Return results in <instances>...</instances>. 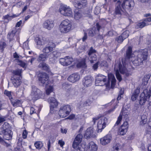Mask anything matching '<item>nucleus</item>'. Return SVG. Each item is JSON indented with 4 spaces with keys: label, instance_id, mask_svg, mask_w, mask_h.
Returning <instances> with one entry per match:
<instances>
[{
    "label": "nucleus",
    "instance_id": "obj_1",
    "mask_svg": "<svg viewBox=\"0 0 151 151\" xmlns=\"http://www.w3.org/2000/svg\"><path fill=\"white\" fill-rule=\"evenodd\" d=\"M132 48L129 47L126 51V57L130 59L134 65H141L143 61L146 60L148 56V50L147 49L140 50L138 52V55L136 58L134 60L133 54H132Z\"/></svg>",
    "mask_w": 151,
    "mask_h": 151
},
{
    "label": "nucleus",
    "instance_id": "obj_2",
    "mask_svg": "<svg viewBox=\"0 0 151 151\" xmlns=\"http://www.w3.org/2000/svg\"><path fill=\"white\" fill-rule=\"evenodd\" d=\"M108 82L106 83V77L102 75L99 74L97 76L95 80V85L96 86H102L106 85L108 87L109 85L110 82H111V87L113 88L116 82V80L114 75L112 73L108 74Z\"/></svg>",
    "mask_w": 151,
    "mask_h": 151
},
{
    "label": "nucleus",
    "instance_id": "obj_3",
    "mask_svg": "<svg viewBox=\"0 0 151 151\" xmlns=\"http://www.w3.org/2000/svg\"><path fill=\"white\" fill-rule=\"evenodd\" d=\"M134 5V2L133 0H125L122 4H121L120 1H118L116 5L115 14L116 15L119 16L122 15L123 12L122 9L121 7L125 10L131 9Z\"/></svg>",
    "mask_w": 151,
    "mask_h": 151
},
{
    "label": "nucleus",
    "instance_id": "obj_4",
    "mask_svg": "<svg viewBox=\"0 0 151 151\" xmlns=\"http://www.w3.org/2000/svg\"><path fill=\"white\" fill-rule=\"evenodd\" d=\"M122 63L123 65V66L120 62L118 63H116L115 65L114 68L116 78L119 81H120L122 80V78L119 73V70L121 73L124 74L127 76H129L130 74V71L126 69L123 62Z\"/></svg>",
    "mask_w": 151,
    "mask_h": 151
},
{
    "label": "nucleus",
    "instance_id": "obj_5",
    "mask_svg": "<svg viewBox=\"0 0 151 151\" xmlns=\"http://www.w3.org/2000/svg\"><path fill=\"white\" fill-rule=\"evenodd\" d=\"M39 80L42 83L43 86L46 87L45 90L47 95H49L53 91V87L50 85L47 86L49 83V77L45 73H40L39 74Z\"/></svg>",
    "mask_w": 151,
    "mask_h": 151
},
{
    "label": "nucleus",
    "instance_id": "obj_6",
    "mask_svg": "<svg viewBox=\"0 0 151 151\" xmlns=\"http://www.w3.org/2000/svg\"><path fill=\"white\" fill-rule=\"evenodd\" d=\"M72 27L71 22L68 19L63 21L59 25V29L63 33H66L69 32Z\"/></svg>",
    "mask_w": 151,
    "mask_h": 151
},
{
    "label": "nucleus",
    "instance_id": "obj_7",
    "mask_svg": "<svg viewBox=\"0 0 151 151\" xmlns=\"http://www.w3.org/2000/svg\"><path fill=\"white\" fill-rule=\"evenodd\" d=\"M97 120H98L97 123L98 131L101 132L102 130L106 127V124L107 122V119L104 116L101 117H96L93 118V121L94 123Z\"/></svg>",
    "mask_w": 151,
    "mask_h": 151
},
{
    "label": "nucleus",
    "instance_id": "obj_8",
    "mask_svg": "<svg viewBox=\"0 0 151 151\" xmlns=\"http://www.w3.org/2000/svg\"><path fill=\"white\" fill-rule=\"evenodd\" d=\"M60 13L64 16L72 17H73V13L72 9L66 5L61 6L59 9Z\"/></svg>",
    "mask_w": 151,
    "mask_h": 151
},
{
    "label": "nucleus",
    "instance_id": "obj_9",
    "mask_svg": "<svg viewBox=\"0 0 151 151\" xmlns=\"http://www.w3.org/2000/svg\"><path fill=\"white\" fill-rule=\"evenodd\" d=\"M151 96V91L147 89L144 90L141 94L140 97L139 103L141 105H144L146 101H149Z\"/></svg>",
    "mask_w": 151,
    "mask_h": 151
},
{
    "label": "nucleus",
    "instance_id": "obj_10",
    "mask_svg": "<svg viewBox=\"0 0 151 151\" xmlns=\"http://www.w3.org/2000/svg\"><path fill=\"white\" fill-rule=\"evenodd\" d=\"M48 101L50 104V112L55 113L58 111V103L54 97H50L48 99Z\"/></svg>",
    "mask_w": 151,
    "mask_h": 151
},
{
    "label": "nucleus",
    "instance_id": "obj_11",
    "mask_svg": "<svg viewBox=\"0 0 151 151\" xmlns=\"http://www.w3.org/2000/svg\"><path fill=\"white\" fill-rule=\"evenodd\" d=\"M71 110L70 106L67 105L61 107L59 111V114L60 117L63 118L68 115Z\"/></svg>",
    "mask_w": 151,
    "mask_h": 151
},
{
    "label": "nucleus",
    "instance_id": "obj_12",
    "mask_svg": "<svg viewBox=\"0 0 151 151\" xmlns=\"http://www.w3.org/2000/svg\"><path fill=\"white\" fill-rule=\"evenodd\" d=\"M41 94V92L39 89L35 86H32L30 96L33 100L35 101L39 99Z\"/></svg>",
    "mask_w": 151,
    "mask_h": 151
},
{
    "label": "nucleus",
    "instance_id": "obj_13",
    "mask_svg": "<svg viewBox=\"0 0 151 151\" xmlns=\"http://www.w3.org/2000/svg\"><path fill=\"white\" fill-rule=\"evenodd\" d=\"M96 136V134L93 127H90L88 128L85 131L84 135V137L86 138L89 139L91 138H94Z\"/></svg>",
    "mask_w": 151,
    "mask_h": 151
},
{
    "label": "nucleus",
    "instance_id": "obj_14",
    "mask_svg": "<svg viewBox=\"0 0 151 151\" xmlns=\"http://www.w3.org/2000/svg\"><path fill=\"white\" fill-rule=\"evenodd\" d=\"M56 47L55 44L52 42H49L48 45L44 47L42 50V52L46 54H48L51 52Z\"/></svg>",
    "mask_w": 151,
    "mask_h": 151
},
{
    "label": "nucleus",
    "instance_id": "obj_15",
    "mask_svg": "<svg viewBox=\"0 0 151 151\" xmlns=\"http://www.w3.org/2000/svg\"><path fill=\"white\" fill-rule=\"evenodd\" d=\"M73 61V59L69 56H67L64 58H61L59 59L60 63L64 66L70 65Z\"/></svg>",
    "mask_w": 151,
    "mask_h": 151
},
{
    "label": "nucleus",
    "instance_id": "obj_16",
    "mask_svg": "<svg viewBox=\"0 0 151 151\" xmlns=\"http://www.w3.org/2000/svg\"><path fill=\"white\" fill-rule=\"evenodd\" d=\"M93 81V78L91 76H86L83 80V84L85 87H88L91 85Z\"/></svg>",
    "mask_w": 151,
    "mask_h": 151
},
{
    "label": "nucleus",
    "instance_id": "obj_17",
    "mask_svg": "<svg viewBox=\"0 0 151 151\" xmlns=\"http://www.w3.org/2000/svg\"><path fill=\"white\" fill-rule=\"evenodd\" d=\"M101 28V27L99 25V24L98 23H96L95 26L88 30V35L93 37L96 34H98Z\"/></svg>",
    "mask_w": 151,
    "mask_h": 151
},
{
    "label": "nucleus",
    "instance_id": "obj_18",
    "mask_svg": "<svg viewBox=\"0 0 151 151\" xmlns=\"http://www.w3.org/2000/svg\"><path fill=\"white\" fill-rule=\"evenodd\" d=\"M75 7L79 9H81L87 6L88 2L87 0H79L77 3L73 4Z\"/></svg>",
    "mask_w": 151,
    "mask_h": 151
},
{
    "label": "nucleus",
    "instance_id": "obj_19",
    "mask_svg": "<svg viewBox=\"0 0 151 151\" xmlns=\"http://www.w3.org/2000/svg\"><path fill=\"white\" fill-rule=\"evenodd\" d=\"M49 60L51 63H54L55 62V60L59 57L61 53L57 51H54L49 54Z\"/></svg>",
    "mask_w": 151,
    "mask_h": 151
},
{
    "label": "nucleus",
    "instance_id": "obj_20",
    "mask_svg": "<svg viewBox=\"0 0 151 151\" xmlns=\"http://www.w3.org/2000/svg\"><path fill=\"white\" fill-rule=\"evenodd\" d=\"M21 79L22 78L12 76L11 77V80L13 85L15 87L17 88L20 86L22 83Z\"/></svg>",
    "mask_w": 151,
    "mask_h": 151
},
{
    "label": "nucleus",
    "instance_id": "obj_21",
    "mask_svg": "<svg viewBox=\"0 0 151 151\" xmlns=\"http://www.w3.org/2000/svg\"><path fill=\"white\" fill-rule=\"evenodd\" d=\"M129 125L127 122H124L119 129V133L121 135H124L127 132Z\"/></svg>",
    "mask_w": 151,
    "mask_h": 151
},
{
    "label": "nucleus",
    "instance_id": "obj_22",
    "mask_svg": "<svg viewBox=\"0 0 151 151\" xmlns=\"http://www.w3.org/2000/svg\"><path fill=\"white\" fill-rule=\"evenodd\" d=\"M150 22H151V17L145 19L142 22L137 24L135 28L137 29L142 28L145 26L149 24Z\"/></svg>",
    "mask_w": 151,
    "mask_h": 151
},
{
    "label": "nucleus",
    "instance_id": "obj_23",
    "mask_svg": "<svg viewBox=\"0 0 151 151\" xmlns=\"http://www.w3.org/2000/svg\"><path fill=\"white\" fill-rule=\"evenodd\" d=\"M111 139V135L107 134L100 139V143L103 145H106L110 142Z\"/></svg>",
    "mask_w": 151,
    "mask_h": 151
},
{
    "label": "nucleus",
    "instance_id": "obj_24",
    "mask_svg": "<svg viewBox=\"0 0 151 151\" xmlns=\"http://www.w3.org/2000/svg\"><path fill=\"white\" fill-rule=\"evenodd\" d=\"M80 78L79 75L77 73H74L70 75L68 78V80L72 83L78 81Z\"/></svg>",
    "mask_w": 151,
    "mask_h": 151
},
{
    "label": "nucleus",
    "instance_id": "obj_25",
    "mask_svg": "<svg viewBox=\"0 0 151 151\" xmlns=\"http://www.w3.org/2000/svg\"><path fill=\"white\" fill-rule=\"evenodd\" d=\"M83 137V136L81 134H78L76 137L73 144V147L75 148L77 147L78 144H80L81 142Z\"/></svg>",
    "mask_w": 151,
    "mask_h": 151
},
{
    "label": "nucleus",
    "instance_id": "obj_26",
    "mask_svg": "<svg viewBox=\"0 0 151 151\" xmlns=\"http://www.w3.org/2000/svg\"><path fill=\"white\" fill-rule=\"evenodd\" d=\"M54 24L53 21L52 20H47L43 23L44 27L48 30H50L54 26Z\"/></svg>",
    "mask_w": 151,
    "mask_h": 151
},
{
    "label": "nucleus",
    "instance_id": "obj_27",
    "mask_svg": "<svg viewBox=\"0 0 151 151\" xmlns=\"http://www.w3.org/2000/svg\"><path fill=\"white\" fill-rule=\"evenodd\" d=\"M36 42L38 46H41L42 45L46 44L47 43V42L45 38L40 37L36 38Z\"/></svg>",
    "mask_w": 151,
    "mask_h": 151
},
{
    "label": "nucleus",
    "instance_id": "obj_28",
    "mask_svg": "<svg viewBox=\"0 0 151 151\" xmlns=\"http://www.w3.org/2000/svg\"><path fill=\"white\" fill-rule=\"evenodd\" d=\"M139 93V89L137 88L134 91L132 94L131 97V99L133 101H135L137 99Z\"/></svg>",
    "mask_w": 151,
    "mask_h": 151
},
{
    "label": "nucleus",
    "instance_id": "obj_29",
    "mask_svg": "<svg viewBox=\"0 0 151 151\" xmlns=\"http://www.w3.org/2000/svg\"><path fill=\"white\" fill-rule=\"evenodd\" d=\"M76 148L77 151H86L87 150V146L83 144H78Z\"/></svg>",
    "mask_w": 151,
    "mask_h": 151
},
{
    "label": "nucleus",
    "instance_id": "obj_30",
    "mask_svg": "<svg viewBox=\"0 0 151 151\" xmlns=\"http://www.w3.org/2000/svg\"><path fill=\"white\" fill-rule=\"evenodd\" d=\"M22 70L21 69H17L12 71L13 74V76H15V77H19L22 78Z\"/></svg>",
    "mask_w": 151,
    "mask_h": 151
},
{
    "label": "nucleus",
    "instance_id": "obj_31",
    "mask_svg": "<svg viewBox=\"0 0 151 151\" xmlns=\"http://www.w3.org/2000/svg\"><path fill=\"white\" fill-rule=\"evenodd\" d=\"M98 147L96 144L93 142H91L89 144V149L91 151H96Z\"/></svg>",
    "mask_w": 151,
    "mask_h": 151
},
{
    "label": "nucleus",
    "instance_id": "obj_32",
    "mask_svg": "<svg viewBox=\"0 0 151 151\" xmlns=\"http://www.w3.org/2000/svg\"><path fill=\"white\" fill-rule=\"evenodd\" d=\"M38 67L40 68H42L43 70H46L48 72H50L49 66L45 63H40L38 65Z\"/></svg>",
    "mask_w": 151,
    "mask_h": 151
},
{
    "label": "nucleus",
    "instance_id": "obj_33",
    "mask_svg": "<svg viewBox=\"0 0 151 151\" xmlns=\"http://www.w3.org/2000/svg\"><path fill=\"white\" fill-rule=\"evenodd\" d=\"M48 58L49 59V54H42L39 55L38 59L40 61H45Z\"/></svg>",
    "mask_w": 151,
    "mask_h": 151
},
{
    "label": "nucleus",
    "instance_id": "obj_34",
    "mask_svg": "<svg viewBox=\"0 0 151 151\" xmlns=\"http://www.w3.org/2000/svg\"><path fill=\"white\" fill-rule=\"evenodd\" d=\"M62 87L63 88L67 89V91L71 92L73 90V88L70 84L67 82H65L63 84Z\"/></svg>",
    "mask_w": 151,
    "mask_h": 151
},
{
    "label": "nucleus",
    "instance_id": "obj_35",
    "mask_svg": "<svg viewBox=\"0 0 151 151\" xmlns=\"http://www.w3.org/2000/svg\"><path fill=\"white\" fill-rule=\"evenodd\" d=\"M6 129H5L3 128H1L0 129V134H4V138L7 140H9L11 137V135L9 134L8 136H9V138H6V135H7V134L6 132Z\"/></svg>",
    "mask_w": 151,
    "mask_h": 151
},
{
    "label": "nucleus",
    "instance_id": "obj_36",
    "mask_svg": "<svg viewBox=\"0 0 151 151\" xmlns=\"http://www.w3.org/2000/svg\"><path fill=\"white\" fill-rule=\"evenodd\" d=\"M85 60V59H83L81 61L78 63L77 64V67L78 68H86V66Z\"/></svg>",
    "mask_w": 151,
    "mask_h": 151
},
{
    "label": "nucleus",
    "instance_id": "obj_37",
    "mask_svg": "<svg viewBox=\"0 0 151 151\" xmlns=\"http://www.w3.org/2000/svg\"><path fill=\"white\" fill-rule=\"evenodd\" d=\"M11 104L14 106H16L20 104V101L17 99H14L13 98L10 100Z\"/></svg>",
    "mask_w": 151,
    "mask_h": 151
},
{
    "label": "nucleus",
    "instance_id": "obj_38",
    "mask_svg": "<svg viewBox=\"0 0 151 151\" xmlns=\"http://www.w3.org/2000/svg\"><path fill=\"white\" fill-rule=\"evenodd\" d=\"M17 62L18 65L21 67L24 68H26L27 65V63L25 62L24 61L19 60H17Z\"/></svg>",
    "mask_w": 151,
    "mask_h": 151
},
{
    "label": "nucleus",
    "instance_id": "obj_39",
    "mask_svg": "<svg viewBox=\"0 0 151 151\" xmlns=\"http://www.w3.org/2000/svg\"><path fill=\"white\" fill-rule=\"evenodd\" d=\"M19 15H17L16 14H7L6 15L4 16L3 17L5 19H7L9 20L11 18H13L17 16H18Z\"/></svg>",
    "mask_w": 151,
    "mask_h": 151
},
{
    "label": "nucleus",
    "instance_id": "obj_40",
    "mask_svg": "<svg viewBox=\"0 0 151 151\" xmlns=\"http://www.w3.org/2000/svg\"><path fill=\"white\" fill-rule=\"evenodd\" d=\"M120 114H122V116H123L124 118L127 119L128 118L129 113L128 110L123 109L122 110Z\"/></svg>",
    "mask_w": 151,
    "mask_h": 151
},
{
    "label": "nucleus",
    "instance_id": "obj_41",
    "mask_svg": "<svg viewBox=\"0 0 151 151\" xmlns=\"http://www.w3.org/2000/svg\"><path fill=\"white\" fill-rule=\"evenodd\" d=\"M15 35V32L12 31L10 33H9L7 35V38L11 41L14 39Z\"/></svg>",
    "mask_w": 151,
    "mask_h": 151
},
{
    "label": "nucleus",
    "instance_id": "obj_42",
    "mask_svg": "<svg viewBox=\"0 0 151 151\" xmlns=\"http://www.w3.org/2000/svg\"><path fill=\"white\" fill-rule=\"evenodd\" d=\"M88 59L91 63H93L94 61H96L97 60V56L96 55L89 56Z\"/></svg>",
    "mask_w": 151,
    "mask_h": 151
},
{
    "label": "nucleus",
    "instance_id": "obj_43",
    "mask_svg": "<svg viewBox=\"0 0 151 151\" xmlns=\"http://www.w3.org/2000/svg\"><path fill=\"white\" fill-rule=\"evenodd\" d=\"M35 145L37 148L40 149L43 147V144L42 142L38 141L35 143Z\"/></svg>",
    "mask_w": 151,
    "mask_h": 151
},
{
    "label": "nucleus",
    "instance_id": "obj_44",
    "mask_svg": "<svg viewBox=\"0 0 151 151\" xmlns=\"http://www.w3.org/2000/svg\"><path fill=\"white\" fill-rule=\"evenodd\" d=\"M129 32L128 30H126L122 34L121 36L123 39L124 40L127 38L129 35Z\"/></svg>",
    "mask_w": 151,
    "mask_h": 151
},
{
    "label": "nucleus",
    "instance_id": "obj_45",
    "mask_svg": "<svg viewBox=\"0 0 151 151\" xmlns=\"http://www.w3.org/2000/svg\"><path fill=\"white\" fill-rule=\"evenodd\" d=\"M81 14L80 12H76L75 13L74 18L76 20H79L81 18Z\"/></svg>",
    "mask_w": 151,
    "mask_h": 151
},
{
    "label": "nucleus",
    "instance_id": "obj_46",
    "mask_svg": "<svg viewBox=\"0 0 151 151\" xmlns=\"http://www.w3.org/2000/svg\"><path fill=\"white\" fill-rule=\"evenodd\" d=\"M96 52V50L94 49L92 47H90L89 51L88 53L89 56L93 55H95L94 53Z\"/></svg>",
    "mask_w": 151,
    "mask_h": 151
},
{
    "label": "nucleus",
    "instance_id": "obj_47",
    "mask_svg": "<svg viewBox=\"0 0 151 151\" xmlns=\"http://www.w3.org/2000/svg\"><path fill=\"white\" fill-rule=\"evenodd\" d=\"M6 46V44L5 42H0V51L1 52H2L4 48Z\"/></svg>",
    "mask_w": 151,
    "mask_h": 151
},
{
    "label": "nucleus",
    "instance_id": "obj_48",
    "mask_svg": "<svg viewBox=\"0 0 151 151\" xmlns=\"http://www.w3.org/2000/svg\"><path fill=\"white\" fill-rule=\"evenodd\" d=\"M122 114H120L119 116L118 117L117 120L116 122L115 125H118L120 124L122 119Z\"/></svg>",
    "mask_w": 151,
    "mask_h": 151
},
{
    "label": "nucleus",
    "instance_id": "obj_49",
    "mask_svg": "<svg viewBox=\"0 0 151 151\" xmlns=\"http://www.w3.org/2000/svg\"><path fill=\"white\" fill-rule=\"evenodd\" d=\"M4 93L5 95H6L9 97L10 100L12 99V97L11 92L5 90L4 91Z\"/></svg>",
    "mask_w": 151,
    "mask_h": 151
},
{
    "label": "nucleus",
    "instance_id": "obj_50",
    "mask_svg": "<svg viewBox=\"0 0 151 151\" xmlns=\"http://www.w3.org/2000/svg\"><path fill=\"white\" fill-rule=\"evenodd\" d=\"M124 40L122 37V36H120L116 38L115 40L117 41L118 43H121Z\"/></svg>",
    "mask_w": 151,
    "mask_h": 151
},
{
    "label": "nucleus",
    "instance_id": "obj_51",
    "mask_svg": "<svg viewBox=\"0 0 151 151\" xmlns=\"http://www.w3.org/2000/svg\"><path fill=\"white\" fill-rule=\"evenodd\" d=\"M23 47L24 49L28 50L29 49L28 46V43L26 41L23 43Z\"/></svg>",
    "mask_w": 151,
    "mask_h": 151
},
{
    "label": "nucleus",
    "instance_id": "obj_52",
    "mask_svg": "<svg viewBox=\"0 0 151 151\" xmlns=\"http://www.w3.org/2000/svg\"><path fill=\"white\" fill-rule=\"evenodd\" d=\"M37 108V107H35V108L34 107H31L30 108V114L32 115L34 113H36V109Z\"/></svg>",
    "mask_w": 151,
    "mask_h": 151
},
{
    "label": "nucleus",
    "instance_id": "obj_53",
    "mask_svg": "<svg viewBox=\"0 0 151 151\" xmlns=\"http://www.w3.org/2000/svg\"><path fill=\"white\" fill-rule=\"evenodd\" d=\"M27 133L26 130H24L22 133V137L23 138L25 139L27 137Z\"/></svg>",
    "mask_w": 151,
    "mask_h": 151
},
{
    "label": "nucleus",
    "instance_id": "obj_54",
    "mask_svg": "<svg viewBox=\"0 0 151 151\" xmlns=\"http://www.w3.org/2000/svg\"><path fill=\"white\" fill-rule=\"evenodd\" d=\"M58 143L61 147H63L65 144L64 142L62 139L59 140Z\"/></svg>",
    "mask_w": 151,
    "mask_h": 151
},
{
    "label": "nucleus",
    "instance_id": "obj_55",
    "mask_svg": "<svg viewBox=\"0 0 151 151\" xmlns=\"http://www.w3.org/2000/svg\"><path fill=\"white\" fill-rule=\"evenodd\" d=\"M120 147V145L119 144H117L115 146H114L113 148L114 150L118 151L119 150V147Z\"/></svg>",
    "mask_w": 151,
    "mask_h": 151
},
{
    "label": "nucleus",
    "instance_id": "obj_56",
    "mask_svg": "<svg viewBox=\"0 0 151 151\" xmlns=\"http://www.w3.org/2000/svg\"><path fill=\"white\" fill-rule=\"evenodd\" d=\"M100 9L99 7H96L94 11V12L96 14H97L100 12Z\"/></svg>",
    "mask_w": 151,
    "mask_h": 151
},
{
    "label": "nucleus",
    "instance_id": "obj_57",
    "mask_svg": "<svg viewBox=\"0 0 151 151\" xmlns=\"http://www.w3.org/2000/svg\"><path fill=\"white\" fill-rule=\"evenodd\" d=\"M61 132L62 133L66 134L67 132V129L65 128H61L60 129Z\"/></svg>",
    "mask_w": 151,
    "mask_h": 151
},
{
    "label": "nucleus",
    "instance_id": "obj_58",
    "mask_svg": "<svg viewBox=\"0 0 151 151\" xmlns=\"http://www.w3.org/2000/svg\"><path fill=\"white\" fill-rule=\"evenodd\" d=\"M22 22V21L21 20H20L19 22H17L16 25V27H19L21 25Z\"/></svg>",
    "mask_w": 151,
    "mask_h": 151
},
{
    "label": "nucleus",
    "instance_id": "obj_59",
    "mask_svg": "<svg viewBox=\"0 0 151 151\" xmlns=\"http://www.w3.org/2000/svg\"><path fill=\"white\" fill-rule=\"evenodd\" d=\"M148 79L147 78L145 77L143 79V81H144V80L145 81V82H144V84H146L147 83V81Z\"/></svg>",
    "mask_w": 151,
    "mask_h": 151
},
{
    "label": "nucleus",
    "instance_id": "obj_60",
    "mask_svg": "<svg viewBox=\"0 0 151 151\" xmlns=\"http://www.w3.org/2000/svg\"><path fill=\"white\" fill-rule=\"evenodd\" d=\"M87 38V35L86 33H84V35L82 38V40L83 42L85 41Z\"/></svg>",
    "mask_w": 151,
    "mask_h": 151
},
{
    "label": "nucleus",
    "instance_id": "obj_61",
    "mask_svg": "<svg viewBox=\"0 0 151 151\" xmlns=\"http://www.w3.org/2000/svg\"><path fill=\"white\" fill-rule=\"evenodd\" d=\"M75 117V115L73 114L70 115L68 117V119H73Z\"/></svg>",
    "mask_w": 151,
    "mask_h": 151
},
{
    "label": "nucleus",
    "instance_id": "obj_62",
    "mask_svg": "<svg viewBox=\"0 0 151 151\" xmlns=\"http://www.w3.org/2000/svg\"><path fill=\"white\" fill-rule=\"evenodd\" d=\"M98 63H96L94 64L93 66V68L94 70H96L98 68Z\"/></svg>",
    "mask_w": 151,
    "mask_h": 151
},
{
    "label": "nucleus",
    "instance_id": "obj_63",
    "mask_svg": "<svg viewBox=\"0 0 151 151\" xmlns=\"http://www.w3.org/2000/svg\"><path fill=\"white\" fill-rule=\"evenodd\" d=\"M147 120L145 119H144L141 121L140 123L141 124H144L146 123Z\"/></svg>",
    "mask_w": 151,
    "mask_h": 151
},
{
    "label": "nucleus",
    "instance_id": "obj_64",
    "mask_svg": "<svg viewBox=\"0 0 151 151\" xmlns=\"http://www.w3.org/2000/svg\"><path fill=\"white\" fill-rule=\"evenodd\" d=\"M35 59V58H31L30 60H29L28 61V63L29 62H30L31 63V65H32V62L33 61H34Z\"/></svg>",
    "mask_w": 151,
    "mask_h": 151
}]
</instances>
